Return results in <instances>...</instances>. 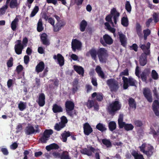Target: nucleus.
<instances>
[{
	"label": "nucleus",
	"instance_id": "obj_36",
	"mask_svg": "<svg viewBox=\"0 0 159 159\" xmlns=\"http://www.w3.org/2000/svg\"><path fill=\"white\" fill-rule=\"evenodd\" d=\"M96 128L99 130L103 132L106 131L107 129L105 127V125L100 123H98L96 126Z\"/></svg>",
	"mask_w": 159,
	"mask_h": 159
},
{
	"label": "nucleus",
	"instance_id": "obj_26",
	"mask_svg": "<svg viewBox=\"0 0 159 159\" xmlns=\"http://www.w3.org/2000/svg\"><path fill=\"white\" fill-rule=\"evenodd\" d=\"M89 54H90L92 58L95 60L97 58V51L94 48L91 49L89 52L86 53V56H89Z\"/></svg>",
	"mask_w": 159,
	"mask_h": 159
},
{
	"label": "nucleus",
	"instance_id": "obj_41",
	"mask_svg": "<svg viewBox=\"0 0 159 159\" xmlns=\"http://www.w3.org/2000/svg\"><path fill=\"white\" fill-rule=\"evenodd\" d=\"M129 104L130 107L132 108H136V103L134 99L132 98L129 99Z\"/></svg>",
	"mask_w": 159,
	"mask_h": 159
},
{
	"label": "nucleus",
	"instance_id": "obj_45",
	"mask_svg": "<svg viewBox=\"0 0 159 159\" xmlns=\"http://www.w3.org/2000/svg\"><path fill=\"white\" fill-rule=\"evenodd\" d=\"M53 132L52 129H47L45 130L43 134L49 138L50 135H52L53 133Z\"/></svg>",
	"mask_w": 159,
	"mask_h": 159
},
{
	"label": "nucleus",
	"instance_id": "obj_9",
	"mask_svg": "<svg viewBox=\"0 0 159 159\" xmlns=\"http://www.w3.org/2000/svg\"><path fill=\"white\" fill-rule=\"evenodd\" d=\"M103 39L101 38L100 39V42L104 46H106V44L111 45L113 43V39L107 34H105L104 35Z\"/></svg>",
	"mask_w": 159,
	"mask_h": 159
},
{
	"label": "nucleus",
	"instance_id": "obj_16",
	"mask_svg": "<svg viewBox=\"0 0 159 159\" xmlns=\"http://www.w3.org/2000/svg\"><path fill=\"white\" fill-rule=\"evenodd\" d=\"M150 73V71L149 69H145L140 75L142 81L146 82L147 77L149 76Z\"/></svg>",
	"mask_w": 159,
	"mask_h": 159
},
{
	"label": "nucleus",
	"instance_id": "obj_50",
	"mask_svg": "<svg viewBox=\"0 0 159 159\" xmlns=\"http://www.w3.org/2000/svg\"><path fill=\"white\" fill-rule=\"evenodd\" d=\"M134 128V126L131 124L126 123L124 129L126 131H129L132 130Z\"/></svg>",
	"mask_w": 159,
	"mask_h": 159
},
{
	"label": "nucleus",
	"instance_id": "obj_35",
	"mask_svg": "<svg viewBox=\"0 0 159 159\" xmlns=\"http://www.w3.org/2000/svg\"><path fill=\"white\" fill-rule=\"evenodd\" d=\"M108 127L109 130L111 131H113L116 128V123L114 121H111L108 123Z\"/></svg>",
	"mask_w": 159,
	"mask_h": 159
},
{
	"label": "nucleus",
	"instance_id": "obj_29",
	"mask_svg": "<svg viewBox=\"0 0 159 159\" xmlns=\"http://www.w3.org/2000/svg\"><path fill=\"white\" fill-rule=\"evenodd\" d=\"M19 16H16L15 19L11 22V28L13 31H15L16 30L17 26L19 22V19L17 17Z\"/></svg>",
	"mask_w": 159,
	"mask_h": 159
},
{
	"label": "nucleus",
	"instance_id": "obj_48",
	"mask_svg": "<svg viewBox=\"0 0 159 159\" xmlns=\"http://www.w3.org/2000/svg\"><path fill=\"white\" fill-rule=\"evenodd\" d=\"M48 139L49 138H48L43 134L39 139L40 142L42 143H47V141Z\"/></svg>",
	"mask_w": 159,
	"mask_h": 159
},
{
	"label": "nucleus",
	"instance_id": "obj_37",
	"mask_svg": "<svg viewBox=\"0 0 159 159\" xmlns=\"http://www.w3.org/2000/svg\"><path fill=\"white\" fill-rule=\"evenodd\" d=\"M136 33L139 37L142 36V27L140 24L138 23H136Z\"/></svg>",
	"mask_w": 159,
	"mask_h": 159
},
{
	"label": "nucleus",
	"instance_id": "obj_6",
	"mask_svg": "<svg viewBox=\"0 0 159 159\" xmlns=\"http://www.w3.org/2000/svg\"><path fill=\"white\" fill-rule=\"evenodd\" d=\"M107 85L112 92H116L119 88L118 82L115 79H110L107 81Z\"/></svg>",
	"mask_w": 159,
	"mask_h": 159
},
{
	"label": "nucleus",
	"instance_id": "obj_33",
	"mask_svg": "<svg viewBox=\"0 0 159 159\" xmlns=\"http://www.w3.org/2000/svg\"><path fill=\"white\" fill-rule=\"evenodd\" d=\"M95 70L99 76L101 77L102 79H105L104 72L102 71L101 68L99 66H98L96 67Z\"/></svg>",
	"mask_w": 159,
	"mask_h": 159
},
{
	"label": "nucleus",
	"instance_id": "obj_40",
	"mask_svg": "<svg viewBox=\"0 0 159 159\" xmlns=\"http://www.w3.org/2000/svg\"><path fill=\"white\" fill-rule=\"evenodd\" d=\"M121 24L124 27H127L129 25V21L127 16H123L121 19Z\"/></svg>",
	"mask_w": 159,
	"mask_h": 159
},
{
	"label": "nucleus",
	"instance_id": "obj_56",
	"mask_svg": "<svg viewBox=\"0 0 159 159\" xmlns=\"http://www.w3.org/2000/svg\"><path fill=\"white\" fill-rule=\"evenodd\" d=\"M129 48L130 49L134 50L135 52L138 51V46L136 43L133 44L132 45L129 47Z\"/></svg>",
	"mask_w": 159,
	"mask_h": 159
},
{
	"label": "nucleus",
	"instance_id": "obj_1",
	"mask_svg": "<svg viewBox=\"0 0 159 159\" xmlns=\"http://www.w3.org/2000/svg\"><path fill=\"white\" fill-rule=\"evenodd\" d=\"M150 43L148 42L146 45L140 44L139 45L140 48L145 52L141 54L139 60L140 65L142 66H145L147 63V56L149 55L150 54Z\"/></svg>",
	"mask_w": 159,
	"mask_h": 159
},
{
	"label": "nucleus",
	"instance_id": "obj_28",
	"mask_svg": "<svg viewBox=\"0 0 159 159\" xmlns=\"http://www.w3.org/2000/svg\"><path fill=\"white\" fill-rule=\"evenodd\" d=\"M52 110L54 113L61 112L63 111V108L61 106L57 104H54L53 105Z\"/></svg>",
	"mask_w": 159,
	"mask_h": 159
},
{
	"label": "nucleus",
	"instance_id": "obj_39",
	"mask_svg": "<svg viewBox=\"0 0 159 159\" xmlns=\"http://www.w3.org/2000/svg\"><path fill=\"white\" fill-rule=\"evenodd\" d=\"M23 46H19L15 45L14 49L16 53L18 55H20L22 53V51L24 49Z\"/></svg>",
	"mask_w": 159,
	"mask_h": 159
},
{
	"label": "nucleus",
	"instance_id": "obj_21",
	"mask_svg": "<svg viewBox=\"0 0 159 159\" xmlns=\"http://www.w3.org/2000/svg\"><path fill=\"white\" fill-rule=\"evenodd\" d=\"M146 150L145 151L144 154H146L148 157H150L153 154L154 148L152 146L149 145L147 146Z\"/></svg>",
	"mask_w": 159,
	"mask_h": 159
},
{
	"label": "nucleus",
	"instance_id": "obj_25",
	"mask_svg": "<svg viewBox=\"0 0 159 159\" xmlns=\"http://www.w3.org/2000/svg\"><path fill=\"white\" fill-rule=\"evenodd\" d=\"M40 38L41 41L43 45L46 46L49 45L50 43L48 39L47 36L46 34L45 33H43L40 37Z\"/></svg>",
	"mask_w": 159,
	"mask_h": 159
},
{
	"label": "nucleus",
	"instance_id": "obj_15",
	"mask_svg": "<svg viewBox=\"0 0 159 159\" xmlns=\"http://www.w3.org/2000/svg\"><path fill=\"white\" fill-rule=\"evenodd\" d=\"M89 148V149L86 148L82 149L80 150V152L82 154L86 155L88 156H91L92 155V152H94L95 149L92 146H90Z\"/></svg>",
	"mask_w": 159,
	"mask_h": 159
},
{
	"label": "nucleus",
	"instance_id": "obj_19",
	"mask_svg": "<svg viewBox=\"0 0 159 159\" xmlns=\"http://www.w3.org/2000/svg\"><path fill=\"white\" fill-rule=\"evenodd\" d=\"M118 34L121 45L124 47H125L127 44V39L125 35L121 32H118Z\"/></svg>",
	"mask_w": 159,
	"mask_h": 159
},
{
	"label": "nucleus",
	"instance_id": "obj_63",
	"mask_svg": "<svg viewBox=\"0 0 159 159\" xmlns=\"http://www.w3.org/2000/svg\"><path fill=\"white\" fill-rule=\"evenodd\" d=\"M146 144L145 143H143L141 146L139 147L140 151L142 152L143 153L145 151V148L146 147Z\"/></svg>",
	"mask_w": 159,
	"mask_h": 159
},
{
	"label": "nucleus",
	"instance_id": "obj_13",
	"mask_svg": "<svg viewBox=\"0 0 159 159\" xmlns=\"http://www.w3.org/2000/svg\"><path fill=\"white\" fill-rule=\"evenodd\" d=\"M66 24V22L63 20H61L57 22L53 26V31L54 32H57L60 30Z\"/></svg>",
	"mask_w": 159,
	"mask_h": 159
},
{
	"label": "nucleus",
	"instance_id": "obj_31",
	"mask_svg": "<svg viewBox=\"0 0 159 159\" xmlns=\"http://www.w3.org/2000/svg\"><path fill=\"white\" fill-rule=\"evenodd\" d=\"M123 116L122 115H120L118 120L119 128L120 129L124 128L126 124L125 122H123Z\"/></svg>",
	"mask_w": 159,
	"mask_h": 159
},
{
	"label": "nucleus",
	"instance_id": "obj_12",
	"mask_svg": "<svg viewBox=\"0 0 159 159\" xmlns=\"http://www.w3.org/2000/svg\"><path fill=\"white\" fill-rule=\"evenodd\" d=\"M86 105L88 108L90 109L94 107L95 110L98 111L99 109V105L98 102L95 100H89L86 103Z\"/></svg>",
	"mask_w": 159,
	"mask_h": 159
},
{
	"label": "nucleus",
	"instance_id": "obj_47",
	"mask_svg": "<svg viewBox=\"0 0 159 159\" xmlns=\"http://www.w3.org/2000/svg\"><path fill=\"white\" fill-rule=\"evenodd\" d=\"M18 107L20 111H23L26 108V103L21 101L20 102V103L18 104Z\"/></svg>",
	"mask_w": 159,
	"mask_h": 159
},
{
	"label": "nucleus",
	"instance_id": "obj_51",
	"mask_svg": "<svg viewBox=\"0 0 159 159\" xmlns=\"http://www.w3.org/2000/svg\"><path fill=\"white\" fill-rule=\"evenodd\" d=\"M153 20L155 23L159 21V16L158 14L156 12H154L152 15Z\"/></svg>",
	"mask_w": 159,
	"mask_h": 159
},
{
	"label": "nucleus",
	"instance_id": "obj_62",
	"mask_svg": "<svg viewBox=\"0 0 159 159\" xmlns=\"http://www.w3.org/2000/svg\"><path fill=\"white\" fill-rule=\"evenodd\" d=\"M28 42V39L27 38L25 37L23 38L22 40V44L23 45L24 47H25L27 46V44Z\"/></svg>",
	"mask_w": 159,
	"mask_h": 159
},
{
	"label": "nucleus",
	"instance_id": "obj_53",
	"mask_svg": "<svg viewBox=\"0 0 159 159\" xmlns=\"http://www.w3.org/2000/svg\"><path fill=\"white\" fill-rule=\"evenodd\" d=\"M151 76L152 78L154 80H157L158 78V74L156 70H152Z\"/></svg>",
	"mask_w": 159,
	"mask_h": 159
},
{
	"label": "nucleus",
	"instance_id": "obj_54",
	"mask_svg": "<svg viewBox=\"0 0 159 159\" xmlns=\"http://www.w3.org/2000/svg\"><path fill=\"white\" fill-rule=\"evenodd\" d=\"M60 158L61 159H70L68 154H66L64 152L61 155Z\"/></svg>",
	"mask_w": 159,
	"mask_h": 159
},
{
	"label": "nucleus",
	"instance_id": "obj_64",
	"mask_svg": "<svg viewBox=\"0 0 159 159\" xmlns=\"http://www.w3.org/2000/svg\"><path fill=\"white\" fill-rule=\"evenodd\" d=\"M152 18H150L148 19L145 23L147 27H149L150 26V23L152 21Z\"/></svg>",
	"mask_w": 159,
	"mask_h": 159
},
{
	"label": "nucleus",
	"instance_id": "obj_38",
	"mask_svg": "<svg viewBox=\"0 0 159 159\" xmlns=\"http://www.w3.org/2000/svg\"><path fill=\"white\" fill-rule=\"evenodd\" d=\"M105 25L107 27V29L110 32L113 33L114 36L115 35L116 29L111 27L108 22H106L104 23Z\"/></svg>",
	"mask_w": 159,
	"mask_h": 159
},
{
	"label": "nucleus",
	"instance_id": "obj_17",
	"mask_svg": "<svg viewBox=\"0 0 159 159\" xmlns=\"http://www.w3.org/2000/svg\"><path fill=\"white\" fill-rule=\"evenodd\" d=\"M9 4V6L11 8H17L19 6L17 0H6V4Z\"/></svg>",
	"mask_w": 159,
	"mask_h": 159
},
{
	"label": "nucleus",
	"instance_id": "obj_59",
	"mask_svg": "<svg viewBox=\"0 0 159 159\" xmlns=\"http://www.w3.org/2000/svg\"><path fill=\"white\" fill-rule=\"evenodd\" d=\"M134 125L137 127H140L143 125V123L141 120H135L134 121Z\"/></svg>",
	"mask_w": 159,
	"mask_h": 159
},
{
	"label": "nucleus",
	"instance_id": "obj_44",
	"mask_svg": "<svg viewBox=\"0 0 159 159\" xmlns=\"http://www.w3.org/2000/svg\"><path fill=\"white\" fill-rule=\"evenodd\" d=\"M39 10V8L38 6H35L31 12V13L30 15V17H32L34 16L38 12Z\"/></svg>",
	"mask_w": 159,
	"mask_h": 159
},
{
	"label": "nucleus",
	"instance_id": "obj_57",
	"mask_svg": "<svg viewBox=\"0 0 159 159\" xmlns=\"http://www.w3.org/2000/svg\"><path fill=\"white\" fill-rule=\"evenodd\" d=\"M52 155L53 157L54 158H60L61 156V154L58 152H54L52 153Z\"/></svg>",
	"mask_w": 159,
	"mask_h": 159
},
{
	"label": "nucleus",
	"instance_id": "obj_14",
	"mask_svg": "<svg viewBox=\"0 0 159 159\" xmlns=\"http://www.w3.org/2000/svg\"><path fill=\"white\" fill-rule=\"evenodd\" d=\"M84 133L86 135H89L93 131V129L89 123L86 122L83 125Z\"/></svg>",
	"mask_w": 159,
	"mask_h": 159
},
{
	"label": "nucleus",
	"instance_id": "obj_43",
	"mask_svg": "<svg viewBox=\"0 0 159 159\" xmlns=\"http://www.w3.org/2000/svg\"><path fill=\"white\" fill-rule=\"evenodd\" d=\"M102 142L103 144L105 145L107 148L111 147V143L109 139H103L102 140Z\"/></svg>",
	"mask_w": 159,
	"mask_h": 159
},
{
	"label": "nucleus",
	"instance_id": "obj_10",
	"mask_svg": "<svg viewBox=\"0 0 159 159\" xmlns=\"http://www.w3.org/2000/svg\"><path fill=\"white\" fill-rule=\"evenodd\" d=\"M143 93L145 98L150 102L152 101V93L150 89L148 88H143Z\"/></svg>",
	"mask_w": 159,
	"mask_h": 159
},
{
	"label": "nucleus",
	"instance_id": "obj_34",
	"mask_svg": "<svg viewBox=\"0 0 159 159\" xmlns=\"http://www.w3.org/2000/svg\"><path fill=\"white\" fill-rule=\"evenodd\" d=\"M131 155L134 157V159H144L142 154H139L135 150L133 151Z\"/></svg>",
	"mask_w": 159,
	"mask_h": 159
},
{
	"label": "nucleus",
	"instance_id": "obj_55",
	"mask_svg": "<svg viewBox=\"0 0 159 159\" xmlns=\"http://www.w3.org/2000/svg\"><path fill=\"white\" fill-rule=\"evenodd\" d=\"M24 68L22 66L20 65L18 66L16 68V71L18 74H19L23 70Z\"/></svg>",
	"mask_w": 159,
	"mask_h": 159
},
{
	"label": "nucleus",
	"instance_id": "obj_46",
	"mask_svg": "<svg viewBox=\"0 0 159 159\" xmlns=\"http://www.w3.org/2000/svg\"><path fill=\"white\" fill-rule=\"evenodd\" d=\"M64 125L60 122L59 124L57 123L55 126V129L57 131H60L65 126Z\"/></svg>",
	"mask_w": 159,
	"mask_h": 159
},
{
	"label": "nucleus",
	"instance_id": "obj_42",
	"mask_svg": "<svg viewBox=\"0 0 159 159\" xmlns=\"http://www.w3.org/2000/svg\"><path fill=\"white\" fill-rule=\"evenodd\" d=\"M37 30L38 32H41L43 30V24L42 20L39 19L38 21L37 24Z\"/></svg>",
	"mask_w": 159,
	"mask_h": 159
},
{
	"label": "nucleus",
	"instance_id": "obj_4",
	"mask_svg": "<svg viewBox=\"0 0 159 159\" xmlns=\"http://www.w3.org/2000/svg\"><path fill=\"white\" fill-rule=\"evenodd\" d=\"M97 55L99 61L102 63H106L108 54L107 50L104 48H100L97 51Z\"/></svg>",
	"mask_w": 159,
	"mask_h": 159
},
{
	"label": "nucleus",
	"instance_id": "obj_3",
	"mask_svg": "<svg viewBox=\"0 0 159 159\" xmlns=\"http://www.w3.org/2000/svg\"><path fill=\"white\" fill-rule=\"evenodd\" d=\"M121 108V104L118 101H115L109 104L107 110L109 114L114 115Z\"/></svg>",
	"mask_w": 159,
	"mask_h": 159
},
{
	"label": "nucleus",
	"instance_id": "obj_20",
	"mask_svg": "<svg viewBox=\"0 0 159 159\" xmlns=\"http://www.w3.org/2000/svg\"><path fill=\"white\" fill-rule=\"evenodd\" d=\"M45 97L43 93H41L39 96L38 101L37 102L40 107H43L45 104Z\"/></svg>",
	"mask_w": 159,
	"mask_h": 159
},
{
	"label": "nucleus",
	"instance_id": "obj_52",
	"mask_svg": "<svg viewBox=\"0 0 159 159\" xmlns=\"http://www.w3.org/2000/svg\"><path fill=\"white\" fill-rule=\"evenodd\" d=\"M13 59L12 57H10L9 59L7 61V66L8 67H11L13 64Z\"/></svg>",
	"mask_w": 159,
	"mask_h": 159
},
{
	"label": "nucleus",
	"instance_id": "obj_30",
	"mask_svg": "<svg viewBox=\"0 0 159 159\" xmlns=\"http://www.w3.org/2000/svg\"><path fill=\"white\" fill-rule=\"evenodd\" d=\"M70 133V132L69 131H64L61 135L62 137L61 138V140L64 142H66L67 141V138L71 135Z\"/></svg>",
	"mask_w": 159,
	"mask_h": 159
},
{
	"label": "nucleus",
	"instance_id": "obj_22",
	"mask_svg": "<svg viewBox=\"0 0 159 159\" xmlns=\"http://www.w3.org/2000/svg\"><path fill=\"white\" fill-rule=\"evenodd\" d=\"M74 69L78 74L81 75L82 77L84 76V70L83 67L80 66L74 65Z\"/></svg>",
	"mask_w": 159,
	"mask_h": 159
},
{
	"label": "nucleus",
	"instance_id": "obj_58",
	"mask_svg": "<svg viewBox=\"0 0 159 159\" xmlns=\"http://www.w3.org/2000/svg\"><path fill=\"white\" fill-rule=\"evenodd\" d=\"M64 125L66 126V124L67 122V120L66 117L64 116H62L61 118V121L60 122Z\"/></svg>",
	"mask_w": 159,
	"mask_h": 159
},
{
	"label": "nucleus",
	"instance_id": "obj_23",
	"mask_svg": "<svg viewBox=\"0 0 159 159\" xmlns=\"http://www.w3.org/2000/svg\"><path fill=\"white\" fill-rule=\"evenodd\" d=\"M92 98L96 97V100L98 102H101L103 99V94L101 93L94 92L91 95Z\"/></svg>",
	"mask_w": 159,
	"mask_h": 159
},
{
	"label": "nucleus",
	"instance_id": "obj_61",
	"mask_svg": "<svg viewBox=\"0 0 159 159\" xmlns=\"http://www.w3.org/2000/svg\"><path fill=\"white\" fill-rule=\"evenodd\" d=\"M16 133H18L20 132L22 129V126L21 125L19 124L18 125L16 128Z\"/></svg>",
	"mask_w": 159,
	"mask_h": 159
},
{
	"label": "nucleus",
	"instance_id": "obj_27",
	"mask_svg": "<svg viewBox=\"0 0 159 159\" xmlns=\"http://www.w3.org/2000/svg\"><path fill=\"white\" fill-rule=\"evenodd\" d=\"M45 68L44 63L42 61L40 62L36 67L35 70L36 72L39 73L42 71Z\"/></svg>",
	"mask_w": 159,
	"mask_h": 159
},
{
	"label": "nucleus",
	"instance_id": "obj_7",
	"mask_svg": "<svg viewBox=\"0 0 159 159\" xmlns=\"http://www.w3.org/2000/svg\"><path fill=\"white\" fill-rule=\"evenodd\" d=\"M66 111L67 114L70 117H73L74 114L72 111L74 108L75 104L73 102L68 100L66 101L65 103Z\"/></svg>",
	"mask_w": 159,
	"mask_h": 159
},
{
	"label": "nucleus",
	"instance_id": "obj_49",
	"mask_svg": "<svg viewBox=\"0 0 159 159\" xmlns=\"http://www.w3.org/2000/svg\"><path fill=\"white\" fill-rule=\"evenodd\" d=\"M125 8L128 12H130L131 10V6L129 2L126 1L125 5Z\"/></svg>",
	"mask_w": 159,
	"mask_h": 159
},
{
	"label": "nucleus",
	"instance_id": "obj_18",
	"mask_svg": "<svg viewBox=\"0 0 159 159\" xmlns=\"http://www.w3.org/2000/svg\"><path fill=\"white\" fill-rule=\"evenodd\" d=\"M152 109L155 115L159 116V102L158 100L154 101L152 104Z\"/></svg>",
	"mask_w": 159,
	"mask_h": 159
},
{
	"label": "nucleus",
	"instance_id": "obj_60",
	"mask_svg": "<svg viewBox=\"0 0 159 159\" xmlns=\"http://www.w3.org/2000/svg\"><path fill=\"white\" fill-rule=\"evenodd\" d=\"M8 8L7 4H6L3 6L2 8H0V13H4L6 9Z\"/></svg>",
	"mask_w": 159,
	"mask_h": 159
},
{
	"label": "nucleus",
	"instance_id": "obj_32",
	"mask_svg": "<svg viewBox=\"0 0 159 159\" xmlns=\"http://www.w3.org/2000/svg\"><path fill=\"white\" fill-rule=\"evenodd\" d=\"M87 22L85 20H82L80 25V29L81 31L84 32L87 25Z\"/></svg>",
	"mask_w": 159,
	"mask_h": 159
},
{
	"label": "nucleus",
	"instance_id": "obj_2",
	"mask_svg": "<svg viewBox=\"0 0 159 159\" xmlns=\"http://www.w3.org/2000/svg\"><path fill=\"white\" fill-rule=\"evenodd\" d=\"M120 16V13L117 11L116 8L113 7L111 9L110 14L106 16L105 20L107 21L110 22L112 26H114V23L112 21V18L113 19L115 24L116 25Z\"/></svg>",
	"mask_w": 159,
	"mask_h": 159
},
{
	"label": "nucleus",
	"instance_id": "obj_8",
	"mask_svg": "<svg viewBox=\"0 0 159 159\" xmlns=\"http://www.w3.org/2000/svg\"><path fill=\"white\" fill-rule=\"evenodd\" d=\"M71 48L74 52L76 50H80L82 47V43L81 41L75 39H73L71 43Z\"/></svg>",
	"mask_w": 159,
	"mask_h": 159
},
{
	"label": "nucleus",
	"instance_id": "obj_5",
	"mask_svg": "<svg viewBox=\"0 0 159 159\" xmlns=\"http://www.w3.org/2000/svg\"><path fill=\"white\" fill-rule=\"evenodd\" d=\"M122 80L123 81V88L125 89H127L129 86L136 87L137 82L136 80L131 77L127 78L123 76Z\"/></svg>",
	"mask_w": 159,
	"mask_h": 159
},
{
	"label": "nucleus",
	"instance_id": "obj_24",
	"mask_svg": "<svg viewBox=\"0 0 159 159\" xmlns=\"http://www.w3.org/2000/svg\"><path fill=\"white\" fill-rule=\"evenodd\" d=\"M25 134L26 135H30L34 134H35V129L34 127L31 125L27 126L25 129Z\"/></svg>",
	"mask_w": 159,
	"mask_h": 159
},
{
	"label": "nucleus",
	"instance_id": "obj_11",
	"mask_svg": "<svg viewBox=\"0 0 159 159\" xmlns=\"http://www.w3.org/2000/svg\"><path fill=\"white\" fill-rule=\"evenodd\" d=\"M53 58L55 60L57 61V64L60 67H61L64 65L65 59L61 54L58 53L57 55H54L53 56Z\"/></svg>",
	"mask_w": 159,
	"mask_h": 159
}]
</instances>
